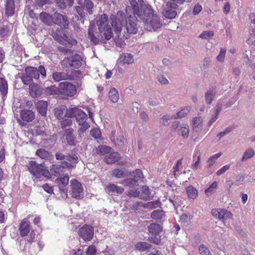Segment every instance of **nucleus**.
Segmentation results:
<instances>
[{"label":"nucleus","mask_w":255,"mask_h":255,"mask_svg":"<svg viewBox=\"0 0 255 255\" xmlns=\"http://www.w3.org/2000/svg\"><path fill=\"white\" fill-rule=\"evenodd\" d=\"M133 14L126 17L124 12L119 11L112 18L111 25L114 33L109 24L108 15L105 13L102 14L97 18L96 24L90 22L88 33L89 38L97 45L100 42L105 43L113 37L117 45L122 47L125 44V40L128 38V34H136L138 31L136 21L138 18Z\"/></svg>","instance_id":"nucleus-1"},{"label":"nucleus","mask_w":255,"mask_h":255,"mask_svg":"<svg viewBox=\"0 0 255 255\" xmlns=\"http://www.w3.org/2000/svg\"><path fill=\"white\" fill-rule=\"evenodd\" d=\"M130 4L135 15L143 22L145 30L155 31L162 26V21L159 15L151 5L146 4L143 0H132Z\"/></svg>","instance_id":"nucleus-2"},{"label":"nucleus","mask_w":255,"mask_h":255,"mask_svg":"<svg viewBox=\"0 0 255 255\" xmlns=\"http://www.w3.org/2000/svg\"><path fill=\"white\" fill-rule=\"evenodd\" d=\"M29 171L37 178L43 176L46 179L51 178V174L43 164H38L34 161H30L27 165Z\"/></svg>","instance_id":"nucleus-3"},{"label":"nucleus","mask_w":255,"mask_h":255,"mask_svg":"<svg viewBox=\"0 0 255 255\" xmlns=\"http://www.w3.org/2000/svg\"><path fill=\"white\" fill-rule=\"evenodd\" d=\"M83 61L82 55L75 54L73 56L65 57L61 64L62 68L67 71L79 68L82 65Z\"/></svg>","instance_id":"nucleus-4"},{"label":"nucleus","mask_w":255,"mask_h":255,"mask_svg":"<svg viewBox=\"0 0 255 255\" xmlns=\"http://www.w3.org/2000/svg\"><path fill=\"white\" fill-rule=\"evenodd\" d=\"M66 115L68 118H75L78 124L80 126L89 125L86 122L88 119L87 115L83 111L78 108H69L67 110Z\"/></svg>","instance_id":"nucleus-5"},{"label":"nucleus","mask_w":255,"mask_h":255,"mask_svg":"<svg viewBox=\"0 0 255 255\" xmlns=\"http://www.w3.org/2000/svg\"><path fill=\"white\" fill-rule=\"evenodd\" d=\"M22 82L25 85L33 83V79H39L37 68L32 66H26L24 69V72L20 77Z\"/></svg>","instance_id":"nucleus-6"},{"label":"nucleus","mask_w":255,"mask_h":255,"mask_svg":"<svg viewBox=\"0 0 255 255\" xmlns=\"http://www.w3.org/2000/svg\"><path fill=\"white\" fill-rule=\"evenodd\" d=\"M178 4H174L173 2L167 1L163 7L162 14L167 18H174L177 15V10L178 9Z\"/></svg>","instance_id":"nucleus-7"},{"label":"nucleus","mask_w":255,"mask_h":255,"mask_svg":"<svg viewBox=\"0 0 255 255\" xmlns=\"http://www.w3.org/2000/svg\"><path fill=\"white\" fill-rule=\"evenodd\" d=\"M60 94L68 97L74 96L77 92L74 85L66 82H61L59 84Z\"/></svg>","instance_id":"nucleus-8"},{"label":"nucleus","mask_w":255,"mask_h":255,"mask_svg":"<svg viewBox=\"0 0 255 255\" xmlns=\"http://www.w3.org/2000/svg\"><path fill=\"white\" fill-rule=\"evenodd\" d=\"M78 234L85 241H90L93 238L94 229L92 226L85 225L79 229Z\"/></svg>","instance_id":"nucleus-9"},{"label":"nucleus","mask_w":255,"mask_h":255,"mask_svg":"<svg viewBox=\"0 0 255 255\" xmlns=\"http://www.w3.org/2000/svg\"><path fill=\"white\" fill-rule=\"evenodd\" d=\"M54 17V24L59 26L61 28H68L70 23L68 17L66 15L55 12Z\"/></svg>","instance_id":"nucleus-10"},{"label":"nucleus","mask_w":255,"mask_h":255,"mask_svg":"<svg viewBox=\"0 0 255 255\" xmlns=\"http://www.w3.org/2000/svg\"><path fill=\"white\" fill-rule=\"evenodd\" d=\"M66 160L62 162V163L65 165V166L68 168L71 169L76 167V164L79 161V157L77 154H76L75 152H71L67 154Z\"/></svg>","instance_id":"nucleus-11"},{"label":"nucleus","mask_w":255,"mask_h":255,"mask_svg":"<svg viewBox=\"0 0 255 255\" xmlns=\"http://www.w3.org/2000/svg\"><path fill=\"white\" fill-rule=\"evenodd\" d=\"M71 186L72 197L75 198L80 197L83 191V188L81 183L76 179L72 180L71 181Z\"/></svg>","instance_id":"nucleus-12"},{"label":"nucleus","mask_w":255,"mask_h":255,"mask_svg":"<svg viewBox=\"0 0 255 255\" xmlns=\"http://www.w3.org/2000/svg\"><path fill=\"white\" fill-rule=\"evenodd\" d=\"M54 12L53 14H50L43 11L39 15L40 20L48 26H51L54 24Z\"/></svg>","instance_id":"nucleus-13"},{"label":"nucleus","mask_w":255,"mask_h":255,"mask_svg":"<svg viewBox=\"0 0 255 255\" xmlns=\"http://www.w3.org/2000/svg\"><path fill=\"white\" fill-rule=\"evenodd\" d=\"M74 129L73 128H68L64 131L63 136L65 137L68 145L75 146L77 144L76 137L74 134Z\"/></svg>","instance_id":"nucleus-14"},{"label":"nucleus","mask_w":255,"mask_h":255,"mask_svg":"<svg viewBox=\"0 0 255 255\" xmlns=\"http://www.w3.org/2000/svg\"><path fill=\"white\" fill-rule=\"evenodd\" d=\"M116 131L113 130L110 136L111 140L114 143L116 146H118L121 149L124 148V137L122 133H120L115 139Z\"/></svg>","instance_id":"nucleus-15"},{"label":"nucleus","mask_w":255,"mask_h":255,"mask_svg":"<svg viewBox=\"0 0 255 255\" xmlns=\"http://www.w3.org/2000/svg\"><path fill=\"white\" fill-rule=\"evenodd\" d=\"M20 118L23 121L29 123L35 118L34 113L30 110H23L20 113Z\"/></svg>","instance_id":"nucleus-16"},{"label":"nucleus","mask_w":255,"mask_h":255,"mask_svg":"<svg viewBox=\"0 0 255 255\" xmlns=\"http://www.w3.org/2000/svg\"><path fill=\"white\" fill-rule=\"evenodd\" d=\"M30 95L33 97L40 96L42 93V88L38 84L32 83L29 84Z\"/></svg>","instance_id":"nucleus-17"},{"label":"nucleus","mask_w":255,"mask_h":255,"mask_svg":"<svg viewBox=\"0 0 255 255\" xmlns=\"http://www.w3.org/2000/svg\"><path fill=\"white\" fill-rule=\"evenodd\" d=\"M19 230L21 236L24 237L27 236L30 230L29 222L25 220H22L20 223Z\"/></svg>","instance_id":"nucleus-18"},{"label":"nucleus","mask_w":255,"mask_h":255,"mask_svg":"<svg viewBox=\"0 0 255 255\" xmlns=\"http://www.w3.org/2000/svg\"><path fill=\"white\" fill-rule=\"evenodd\" d=\"M148 233L152 235H157L159 234L162 230L161 226L157 223H151L147 227Z\"/></svg>","instance_id":"nucleus-19"},{"label":"nucleus","mask_w":255,"mask_h":255,"mask_svg":"<svg viewBox=\"0 0 255 255\" xmlns=\"http://www.w3.org/2000/svg\"><path fill=\"white\" fill-rule=\"evenodd\" d=\"M120 158V153L118 152H114L106 155L105 158V161L107 164H113L118 161Z\"/></svg>","instance_id":"nucleus-20"},{"label":"nucleus","mask_w":255,"mask_h":255,"mask_svg":"<svg viewBox=\"0 0 255 255\" xmlns=\"http://www.w3.org/2000/svg\"><path fill=\"white\" fill-rule=\"evenodd\" d=\"M64 28H58L55 31L52 32V35L54 39L59 43H63L64 38L65 37V34L63 30Z\"/></svg>","instance_id":"nucleus-21"},{"label":"nucleus","mask_w":255,"mask_h":255,"mask_svg":"<svg viewBox=\"0 0 255 255\" xmlns=\"http://www.w3.org/2000/svg\"><path fill=\"white\" fill-rule=\"evenodd\" d=\"M14 0H6L5 2V14L7 16H11L14 14Z\"/></svg>","instance_id":"nucleus-22"},{"label":"nucleus","mask_w":255,"mask_h":255,"mask_svg":"<svg viewBox=\"0 0 255 255\" xmlns=\"http://www.w3.org/2000/svg\"><path fill=\"white\" fill-rule=\"evenodd\" d=\"M106 192L108 193H113L117 194H122L124 189L122 187H119L114 184H110L106 187Z\"/></svg>","instance_id":"nucleus-23"},{"label":"nucleus","mask_w":255,"mask_h":255,"mask_svg":"<svg viewBox=\"0 0 255 255\" xmlns=\"http://www.w3.org/2000/svg\"><path fill=\"white\" fill-rule=\"evenodd\" d=\"M66 167L60 165H52L50 167V173L55 176L60 175L64 172V169Z\"/></svg>","instance_id":"nucleus-24"},{"label":"nucleus","mask_w":255,"mask_h":255,"mask_svg":"<svg viewBox=\"0 0 255 255\" xmlns=\"http://www.w3.org/2000/svg\"><path fill=\"white\" fill-rule=\"evenodd\" d=\"M47 102L44 101H39L36 103V109L38 113L41 116H46L47 113Z\"/></svg>","instance_id":"nucleus-25"},{"label":"nucleus","mask_w":255,"mask_h":255,"mask_svg":"<svg viewBox=\"0 0 255 255\" xmlns=\"http://www.w3.org/2000/svg\"><path fill=\"white\" fill-rule=\"evenodd\" d=\"M67 73V80H79L82 78V74L80 70L71 71L68 70Z\"/></svg>","instance_id":"nucleus-26"},{"label":"nucleus","mask_w":255,"mask_h":255,"mask_svg":"<svg viewBox=\"0 0 255 255\" xmlns=\"http://www.w3.org/2000/svg\"><path fill=\"white\" fill-rule=\"evenodd\" d=\"M216 92L214 88L209 89L205 94V99L206 103L208 104H211L215 99Z\"/></svg>","instance_id":"nucleus-27"},{"label":"nucleus","mask_w":255,"mask_h":255,"mask_svg":"<svg viewBox=\"0 0 255 255\" xmlns=\"http://www.w3.org/2000/svg\"><path fill=\"white\" fill-rule=\"evenodd\" d=\"M36 154L41 159L46 160L51 159L53 157V155L51 152L46 151L43 148H40L37 150Z\"/></svg>","instance_id":"nucleus-28"},{"label":"nucleus","mask_w":255,"mask_h":255,"mask_svg":"<svg viewBox=\"0 0 255 255\" xmlns=\"http://www.w3.org/2000/svg\"><path fill=\"white\" fill-rule=\"evenodd\" d=\"M120 60L123 64H130L133 62V56L129 53H123L120 55Z\"/></svg>","instance_id":"nucleus-29"},{"label":"nucleus","mask_w":255,"mask_h":255,"mask_svg":"<svg viewBox=\"0 0 255 255\" xmlns=\"http://www.w3.org/2000/svg\"><path fill=\"white\" fill-rule=\"evenodd\" d=\"M193 129L197 132L201 130L202 128L203 119L201 117L194 118L193 120Z\"/></svg>","instance_id":"nucleus-30"},{"label":"nucleus","mask_w":255,"mask_h":255,"mask_svg":"<svg viewBox=\"0 0 255 255\" xmlns=\"http://www.w3.org/2000/svg\"><path fill=\"white\" fill-rule=\"evenodd\" d=\"M111 150L112 148L109 146L106 145H101L99 146L96 148L94 154L101 156L104 155L105 154L111 152Z\"/></svg>","instance_id":"nucleus-31"},{"label":"nucleus","mask_w":255,"mask_h":255,"mask_svg":"<svg viewBox=\"0 0 255 255\" xmlns=\"http://www.w3.org/2000/svg\"><path fill=\"white\" fill-rule=\"evenodd\" d=\"M52 79L55 82L67 80V73L66 72H55L52 74Z\"/></svg>","instance_id":"nucleus-32"},{"label":"nucleus","mask_w":255,"mask_h":255,"mask_svg":"<svg viewBox=\"0 0 255 255\" xmlns=\"http://www.w3.org/2000/svg\"><path fill=\"white\" fill-rule=\"evenodd\" d=\"M82 5L89 14H93L94 5L91 0H84Z\"/></svg>","instance_id":"nucleus-33"},{"label":"nucleus","mask_w":255,"mask_h":255,"mask_svg":"<svg viewBox=\"0 0 255 255\" xmlns=\"http://www.w3.org/2000/svg\"><path fill=\"white\" fill-rule=\"evenodd\" d=\"M67 110L64 107H59L54 110V115L59 120L63 119L64 116H66V113Z\"/></svg>","instance_id":"nucleus-34"},{"label":"nucleus","mask_w":255,"mask_h":255,"mask_svg":"<svg viewBox=\"0 0 255 255\" xmlns=\"http://www.w3.org/2000/svg\"><path fill=\"white\" fill-rule=\"evenodd\" d=\"M8 85L4 78L0 77V92L2 96L4 97L7 94Z\"/></svg>","instance_id":"nucleus-35"},{"label":"nucleus","mask_w":255,"mask_h":255,"mask_svg":"<svg viewBox=\"0 0 255 255\" xmlns=\"http://www.w3.org/2000/svg\"><path fill=\"white\" fill-rule=\"evenodd\" d=\"M186 191L189 199H195L198 196V191L193 186L190 185L186 187Z\"/></svg>","instance_id":"nucleus-36"},{"label":"nucleus","mask_w":255,"mask_h":255,"mask_svg":"<svg viewBox=\"0 0 255 255\" xmlns=\"http://www.w3.org/2000/svg\"><path fill=\"white\" fill-rule=\"evenodd\" d=\"M151 247L152 245L150 244L145 242H139L135 245L136 249L141 252L147 251Z\"/></svg>","instance_id":"nucleus-37"},{"label":"nucleus","mask_w":255,"mask_h":255,"mask_svg":"<svg viewBox=\"0 0 255 255\" xmlns=\"http://www.w3.org/2000/svg\"><path fill=\"white\" fill-rule=\"evenodd\" d=\"M44 93L46 95H53L60 94L59 87H57L55 85L46 87L44 89Z\"/></svg>","instance_id":"nucleus-38"},{"label":"nucleus","mask_w":255,"mask_h":255,"mask_svg":"<svg viewBox=\"0 0 255 255\" xmlns=\"http://www.w3.org/2000/svg\"><path fill=\"white\" fill-rule=\"evenodd\" d=\"M109 98L113 103H117L119 98V94L116 88H112L109 92Z\"/></svg>","instance_id":"nucleus-39"},{"label":"nucleus","mask_w":255,"mask_h":255,"mask_svg":"<svg viewBox=\"0 0 255 255\" xmlns=\"http://www.w3.org/2000/svg\"><path fill=\"white\" fill-rule=\"evenodd\" d=\"M232 213L225 209H220L219 212V214L216 217V218H218L220 220H226L229 218H231L232 217Z\"/></svg>","instance_id":"nucleus-40"},{"label":"nucleus","mask_w":255,"mask_h":255,"mask_svg":"<svg viewBox=\"0 0 255 255\" xmlns=\"http://www.w3.org/2000/svg\"><path fill=\"white\" fill-rule=\"evenodd\" d=\"M190 107H186L184 108L181 110L179 112H178L176 114V115H173L171 116V118L175 119L177 118H182L186 116L188 114V113L190 112Z\"/></svg>","instance_id":"nucleus-41"},{"label":"nucleus","mask_w":255,"mask_h":255,"mask_svg":"<svg viewBox=\"0 0 255 255\" xmlns=\"http://www.w3.org/2000/svg\"><path fill=\"white\" fill-rule=\"evenodd\" d=\"M59 122L61 128L64 129V131H66V129H68V128H71V127L73 124L72 120L70 119H62Z\"/></svg>","instance_id":"nucleus-42"},{"label":"nucleus","mask_w":255,"mask_h":255,"mask_svg":"<svg viewBox=\"0 0 255 255\" xmlns=\"http://www.w3.org/2000/svg\"><path fill=\"white\" fill-rule=\"evenodd\" d=\"M165 216L164 212L161 210H156L153 211L151 214V217L155 220H160Z\"/></svg>","instance_id":"nucleus-43"},{"label":"nucleus","mask_w":255,"mask_h":255,"mask_svg":"<svg viewBox=\"0 0 255 255\" xmlns=\"http://www.w3.org/2000/svg\"><path fill=\"white\" fill-rule=\"evenodd\" d=\"M255 154V151L253 148H250L247 149L244 152L243 156L241 159L242 162H244L245 161L251 158Z\"/></svg>","instance_id":"nucleus-44"},{"label":"nucleus","mask_w":255,"mask_h":255,"mask_svg":"<svg viewBox=\"0 0 255 255\" xmlns=\"http://www.w3.org/2000/svg\"><path fill=\"white\" fill-rule=\"evenodd\" d=\"M141 193L140 192V199L147 200L150 195L149 189L148 186H143L141 188Z\"/></svg>","instance_id":"nucleus-45"},{"label":"nucleus","mask_w":255,"mask_h":255,"mask_svg":"<svg viewBox=\"0 0 255 255\" xmlns=\"http://www.w3.org/2000/svg\"><path fill=\"white\" fill-rule=\"evenodd\" d=\"M131 178L133 179L136 180V182H137L139 180L143 178V175L141 170L136 169L130 174Z\"/></svg>","instance_id":"nucleus-46"},{"label":"nucleus","mask_w":255,"mask_h":255,"mask_svg":"<svg viewBox=\"0 0 255 255\" xmlns=\"http://www.w3.org/2000/svg\"><path fill=\"white\" fill-rule=\"evenodd\" d=\"M217 182L216 181H214L212 183V184L205 190V193L206 195L210 196L216 190L217 187Z\"/></svg>","instance_id":"nucleus-47"},{"label":"nucleus","mask_w":255,"mask_h":255,"mask_svg":"<svg viewBox=\"0 0 255 255\" xmlns=\"http://www.w3.org/2000/svg\"><path fill=\"white\" fill-rule=\"evenodd\" d=\"M56 182L59 185H62L63 187H65L68 184L69 176L68 175H65L62 178H57L56 179Z\"/></svg>","instance_id":"nucleus-48"},{"label":"nucleus","mask_w":255,"mask_h":255,"mask_svg":"<svg viewBox=\"0 0 255 255\" xmlns=\"http://www.w3.org/2000/svg\"><path fill=\"white\" fill-rule=\"evenodd\" d=\"M127 197H138L140 198V192L135 189H131L126 193Z\"/></svg>","instance_id":"nucleus-49"},{"label":"nucleus","mask_w":255,"mask_h":255,"mask_svg":"<svg viewBox=\"0 0 255 255\" xmlns=\"http://www.w3.org/2000/svg\"><path fill=\"white\" fill-rule=\"evenodd\" d=\"M90 128L89 125L85 124V126H82L78 130V138H81L84 136V133Z\"/></svg>","instance_id":"nucleus-50"},{"label":"nucleus","mask_w":255,"mask_h":255,"mask_svg":"<svg viewBox=\"0 0 255 255\" xmlns=\"http://www.w3.org/2000/svg\"><path fill=\"white\" fill-rule=\"evenodd\" d=\"M137 182H136V180L133 179L132 178H129L126 179H125L123 181V184L125 186H128L129 187H132L136 185Z\"/></svg>","instance_id":"nucleus-51"},{"label":"nucleus","mask_w":255,"mask_h":255,"mask_svg":"<svg viewBox=\"0 0 255 255\" xmlns=\"http://www.w3.org/2000/svg\"><path fill=\"white\" fill-rule=\"evenodd\" d=\"M214 33L213 31H204L200 35L199 37L202 39H207L212 38Z\"/></svg>","instance_id":"nucleus-52"},{"label":"nucleus","mask_w":255,"mask_h":255,"mask_svg":"<svg viewBox=\"0 0 255 255\" xmlns=\"http://www.w3.org/2000/svg\"><path fill=\"white\" fill-rule=\"evenodd\" d=\"M199 252L201 255H212L208 248L204 245H201L199 246Z\"/></svg>","instance_id":"nucleus-53"},{"label":"nucleus","mask_w":255,"mask_h":255,"mask_svg":"<svg viewBox=\"0 0 255 255\" xmlns=\"http://www.w3.org/2000/svg\"><path fill=\"white\" fill-rule=\"evenodd\" d=\"M160 202L156 200L153 202H150L147 203L145 205L144 207L146 208H148L149 209H152L157 208L160 206Z\"/></svg>","instance_id":"nucleus-54"},{"label":"nucleus","mask_w":255,"mask_h":255,"mask_svg":"<svg viewBox=\"0 0 255 255\" xmlns=\"http://www.w3.org/2000/svg\"><path fill=\"white\" fill-rule=\"evenodd\" d=\"M76 12L78 14L79 16L81 19H83L86 16V13L84 11V8L83 6H76L75 7Z\"/></svg>","instance_id":"nucleus-55"},{"label":"nucleus","mask_w":255,"mask_h":255,"mask_svg":"<svg viewBox=\"0 0 255 255\" xmlns=\"http://www.w3.org/2000/svg\"><path fill=\"white\" fill-rule=\"evenodd\" d=\"M38 29V25L33 22H31L28 27L27 30L31 34L34 35Z\"/></svg>","instance_id":"nucleus-56"},{"label":"nucleus","mask_w":255,"mask_h":255,"mask_svg":"<svg viewBox=\"0 0 255 255\" xmlns=\"http://www.w3.org/2000/svg\"><path fill=\"white\" fill-rule=\"evenodd\" d=\"M172 119H173L171 118V116H163L160 120V124L162 126H167L169 125V121Z\"/></svg>","instance_id":"nucleus-57"},{"label":"nucleus","mask_w":255,"mask_h":255,"mask_svg":"<svg viewBox=\"0 0 255 255\" xmlns=\"http://www.w3.org/2000/svg\"><path fill=\"white\" fill-rule=\"evenodd\" d=\"M58 50H59V51L67 55H70L73 53V51L72 50V49L67 48L63 46L58 47Z\"/></svg>","instance_id":"nucleus-58"},{"label":"nucleus","mask_w":255,"mask_h":255,"mask_svg":"<svg viewBox=\"0 0 255 255\" xmlns=\"http://www.w3.org/2000/svg\"><path fill=\"white\" fill-rule=\"evenodd\" d=\"M221 154L220 153H217L212 156H211L208 160V163H209L208 166L209 167H211L214 163L215 162V160L217 159L218 158H219L221 156Z\"/></svg>","instance_id":"nucleus-59"},{"label":"nucleus","mask_w":255,"mask_h":255,"mask_svg":"<svg viewBox=\"0 0 255 255\" xmlns=\"http://www.w3.org/2000/svg\"><path fill=\"white\" fill-rule=\"evenodd\" d=\"M113 175L117 178L124 177L125 172L122 169H116L113 171Z\"/></svg>","instance_id":"nucleus-60"},{"label":"nucleus","mask_w":255,"mask_h":255,"mask_svg":"<svg viewBox=\"0 0 255 255\" xmlns=\"http://www.w3.org/2000/svg\"><path fill=\"white\" fill-rule=\"evenodd\" d=\"M226 53V50L221 48L219 54L217 57V60L220 62H223Z\"/></svg>","instance_id":"nucleus-61"},{"label":"nucleus","mask_w":255,"mask_h":255,"mask_svg":"<svg viewBox=\"0 0 255 255\" xmlns=\"http://www.w3.org/2000/svg\"><path fill=\"white\" fill-rule=\"evenodd\" d=\"M101 131L98 128H94L91 130V135L96 139H98L101 137Z\"/></svg>","instance_id":"nucleus-62"},{"label":"nucleus","mask_w":255,"mask_h":255,"mask_svg":"<svg viewBox=\"0 0 255 255\" xmlns=\"http://www.w3.org/2000/svg\"><path fill=\"white\" fill-rule=\"evenodd\" d=\"M179 132H180L182 136L184 137H187L189 134V128L188 127H182L179 129Z\"/></svg>","instance_id":"nucleus-63"},{"label":"nucleus","mask_w":255,"mask_h":255,"mask_svg":"<svg viewBox=\"0 0 255 255\" xmlns=\"http://www.w3.org/2000/svg\"><path fill=\"white\" fill-rule=\"evenodd\" d=\"M212 60L209 57H205L203 60V67L204 69H207L211 65Z\"/></svg>","instance_id":"nucleus-64"}]
</instances>
